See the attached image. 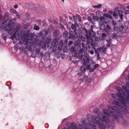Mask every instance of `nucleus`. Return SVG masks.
Returning <instances> with one entry per match:
<instances>
[{"instance_id":"f257e3e1","label":"nucleus","mask_w":129,"mask_h":129,"mask_svg":"<svg viewBox=\"0 0 129 129\" xmlns=\"http://www.w3.org/2000/svg\"><path fill=\"white\" fill-rule=\"evenodd\" d=\"M16 23V21L11 19L9 21L8 25L6 27V30L7 31L10 35L13 33L15 30L17 31L20 28L21 26L20 25H17L15 27Z\"/></svg>"},{"instance_id":"f03ea898","label":"nucleus","mask_w":129,"mask_h":129,"mask_svg":"<svg viewBox=\"0 0 129 129\" xmlns=\"http://www.w3.org/2000/svg\"><path fill=\"white\" fill-rule=\"evenodd\" d=\"M117 95L118 96L119 100L122 105V106L121 107V110L123 114L127 113L128 110L127 109V107L126 105L125 101L127 102L128 101L126 100L125 97L124 98L122 95L121 93L120 92L117 93Z\"/></svg>"},{"instance_id":"7ed1b4c3","label":"nucleus","mask_w":129,"mask_h":129,"mask_svg":"<svg viewBox=\"0 0 129 129\" xmlns=\"http://www.w3.org/2000/svg\"><path fill=\"white\" fill-rule=\"evenodd\" d=\"M51 30L48 28L45 29L42 31H40L38 36L41 41H44L46 37L49 34H50Z\"/></svg>"},{"instance_id":"20e7f679","label":"nucleus","mask_w":129,"mask_h":129,"mask_svg":"<svg viewBox=\"0 0 129 129\" xmlns=\"http://www.w3.org/2000/svg\"><path fill=\"white\" fill-rule=\"evenodd\" d=\"M34 35L32 33H31L30 30H28L27 32L24 31L23 33L22 39L26 40L25 43H27L28 40H31L34 38Z\"/></svg>"},{"instance_id":"39448f33","label":"nucleus","mask_w":129,"mask_h":129,"mask_svg":"<svg viewBox=\"0 0 129 129\" xmlns=\"http://www.w3.org/2000/svg\"><path fill=\"white\" fill-rule=\"evenodd\" d=\"M104 114H103L102 116L101 120L104 121V123H108L110 122V119L108 117L110 116V113L108 110L106 109H104L103 110Z\"/></svg>"},{"instance_id":"423d86ee","label":"nucleus","mask_w":129,"mask_h":129,"mask_svg":"<svg viewBox=\"0 0 129 129\" xmlns=\"http://www.w3.org/2000/svg\"><path fill=\"white\" fill-rule=\"evenodd\" d=\"M34 6L36 7L35 9L37 12L43 14H44L46 13V8L43 7L42 6L36 4Z\"/></svg>"},{"instance_id":"0eeeda50","label":"nucleus","mask_w":129,"mask_h":129,"mask_svg":"<svg viewBox=\"0 0 129 129\" xmlns=\"http://www.w3.org/2000/svg\"><path fill=\"white\" fill-rule=\"evenodd\" d=\"M91 121L93 123L99 124L100 120H101V118H99L95 115H93L91 117Z\"/></svg>"},{"instance_id":"6e6552de","label":"nucleus","mask_w":129,"mask_h":129,"mask_svg":"<svg viewBox=\"0 0 129 129\" xmlns=\"http://www.w3.org/2000/svg\"><path fill=\"white\" fill-rule=\"evenodd\" d=\"M69 36L68 37V39L70 40H75L76 39V35L77 34L76 32L70 31L69 32Z\"/></svg>"},{"instance_id":"1a4fd4ad","label":"nucleus","mask_w":129,"mask_h":129,"mask_svg":"<svg viewBox=\"0 0 129 129\" xmlns=\"http://www.w3.org/2000/svg\"><path fill=\"white\" fill-rule=\"evenodd\" d=\"M125 93L123 92V96L125 98L126 100L128 101L129 100V91L128 89L127 88L124 90Z\"/></svg>"},{"instance_id":"9d476101","label":"nucleus","mask_w":129,"mask_h":129,"mask_svg":"<svg viewBox=\"0 0 129 129\" xmlns=\"http://www.w3.org/2000/svg\"><path fill=\"white\" fill-rule=\"evenodd\" d=\"M63 41L61 40L59 42V43L58 45V51L59 52H61L62 49V47L64 45Z\"/></svg>"},{"instance_id":"9b49d317","label":"nucleus","mask_w":129,"mask_h":129,"mask_svg":"<svg viewBox=\"0 0 129 129\" xmlns=\"http://www.w3.org/2000/svg\"><path fill=\"white\" fill-rule=\"evenodd\" d=\"M16 33H14L12 36L10 37L11 39L12 40H13L15 39V40H19L20 39V36L18 34V33H17L16 35Z\"/></svg>"},{"instance_id":"f8f14e48","label":"nucleus","mask_w":129,"mask_h":129,"mask_svg":"<svg viewBox=\"0 0 129 129\" xmlns=\"http://www.w3.org/2000/svg\"><path fill=\"white\" fill-rule=\"evenodd\" d=\"M51 40L52 38L50 34L45 39V44H46V45L47 44L48 45L50 43Z\"/></svg>"},{"instance_id":"ddd939ff","label":"nucleus","mask_w":129,"mask_h":129,"mask_svg":"<svg viewBox=\"0 0 129 129\" xmlns=\"http://www.w3.org/2000/svg\"><path fill=\"white\" fill-rule=\"evenodd\" d=\"M30 44H28L26 45L24 47V53H25L29 50V49L30 47Z\"/></svg>"},{"instance_id":"4468645a","label":"nucleus","mask_w":129,"mask_h":129,"mask_svg":"<svg viewBox=\"0 0 129 129\" xmlns=\"http://www.w3.org/2000/svg\"><path fill=\"white\" fill-rule=\"evenodd\" d=\"M59 35V32L57 30H55L53 32L54 36L55 37H58Z\"/></svg>"},{"instance_id":"2eb2a0df","label":"nucleus","mask_w":129,"mask_h":129,"mask_svg":"<svg viewBox=\"0 0 129 129\" xmlns=\"http://www.w3.org/2000/svg\"><path fill=\"white\" fill-rule=\"evenodd\" d=\"M75 123H72L71 124V125L73 127L71 126H69L68 128V129H79L77 128V126L75 125Z\"/></svg>"},{"instance_id":"dca6fc26","label":"nucleus","mask_w":129,"mask_h":129,"mask_svg":"<svg viewBox=\"0 0 129 129\" xmlns=\"http://www.w3.org/2000/svg\"><path fill=\"white\" fill-rule=\"evenodd\" d=\"M110 122L108 123H105L106 126L108 127V129H115V127L112 125H110Z\"/></svg>"},{"instance_id":"f3484780","label":"nucleus","mask_w":129,"mask_h":129,"mask_svg":"<svg viewBox=\"0 0 129 129\" xmlns=\"http://www.w3.org/2000/svg\"><path fill=\"white\" fill-rule=\"evenodd\" d=\"M90 15L92 16V19L94 21H98L99 20V17L98 16L94 15V14L93 13H91Z\"/></svg>"},{"instance_id":"a211bd4d","label":"nucleus","mask_w":129,"mask_h":129,"mask_svg":"<svg viewBox=\"0 0 129 129\" xmlns=\"http://www.w3.org/2000/svg\"><path fill=\"white\" fill-rule=\"evenodd\" d=\"M58 40L56 39H55L51 42V44L52 45H54L57 46L58 44Z\"/></svg>"},{"instance_id":"6ab92c4d","label":"nucleus","mask_w":129,"mask_h":129,"mask_svg":"<svg viewBox=\"0 0 129 129\" xmlns=\"http://www.w3.org/2000/svg\"><path fill=\"white\" fill-rule=\"evenodd\" d=\"M63 38H68L69 35V33L66 30H65L63 33Z\"/></svg>"},{"instance_id":"aec40b11","label":"nucleus","mask_w":129,"mask_h":129,"mask_svg":"<svg viewBox=\"0 0 129 129\" xmlns=\"http://www.w3.org/2000/svg\"><path fill=\"white\" fill-rule=\"evenodd\" d=\"M109 20L108 18H106L105 20H104L101 21H100V22L103 24L105 23L107 24L109 23Z\"/></svg>"},{"instance_id":"412c9836","label":"nucleus","mask_w":129,"mask_h":129,"mask_svg":"<svg viewBox=\"0 0 129 129\" xmlns=\"http://www.w3.org/2000/svg\"><path fill=\"white\" fill-rule=\"evenodd\" d=\"M99 127L101 129H105L106 126L104 125L103 123H99Z\"/></svg>"},{"instance_id":"4be33fe9","label":"nucleus","mask_w":129,"mask_h":129,"mask_svg":"<svg viewBox=\"0 0 129 129\" xmlns=\"http://www.w3.org/2000/svg\"><path fill=\"white\" fill-rule=\"evenodd\" d=\"M88 20L93 25H94L95 24V23L92 20V18L90 16H88L87 17Z\"/></svg>"},{"instance_id":"5701e85b","label":"nucleus","mask_w":129,"mask_h":129,"mask_svg":"<svg viewBox=\"0 0 129 129\" xmlns=\"http://www.w3.org/2000/svg\"><path fill=\"white\" fill-rule=\"evenodd\" d=\"M8 21L7 20H6L3 19L2 21V24H0V25H2V26H4V27H6L8 25H6V23Z\"/></svg>"},{"instance_id":"b1692460","label":"nucleus","mask_w":129,"mask_h":129,"mask_svg":"<svg viewBox=\"0 0 129 129\" xmlns=\"http://www.w3.org/2000/svg\"><path fill=\"white\" fill-rule=\"evenodd\" d=\"M23 36L22 37V38H21L22 41H19V42L18 43L19 45H22V44H27V43H25V41L26 40H24L23 39H22Z\"/></svg>"},{"instance_id":"393cba45","label":"nucleus","mask_w":129,"mask_h":129,"mask_svg":"<svg viewBox=\"0 0 129 129\" xmlns=\"http://www.w3.org/2000/svg\"><path fill=\"white\" fill-rule=\"evenodd\" d=\"M112 113L113 114V115H112V117L115 120L118 119V115L116 114L115 113H114L113 114L112 112Z\"/></svg>"},{"instance_id":"a878e982","label":"nucleus","mask_w":129,"mask_h":129,"mask_svg":"<svg viewBox=\"0 0 129 129\" xmlns=\"http://www.w3.org/2000/svg\"><path fill=\"white\" fill-rule=\"evenodd\" d=\"M80 71L81 72L84 73L86 71V68L85 67L82 66L80 67Z\"/></svg>"},{"instance_id":"bb28decb","label":"nucleus","mask_w":129,"mask_h":129,"mask_svg":"<svg viewBox=\"0 0 129 129\" xmlns=\"http://www.w3.org/2000/svg\"><path fill=\"white\" fill-rule=\"evenodd\" d=\"M71 28L73 30H74L73 31L76 32L77 30V27L75 26V25L72 23L71 25Z\"/></svg>"},{"instance_id":"cd10ccee","label":"nucleus","mask_w":129,"mask_h":129,"mask_svg":"<svg viewBox=\"0 0 129 129\" xmlns=\"http://www.w3.org/2000/svg\"><path fill=\"white\" fill-rule=\"evenodd\" d=\"M96 126L93 124H89L88 127V129H94L96 128Z\"/></svg>"},{"instance_id":"c85d7f7f","label":"nucleus","mask_w":129,"mask_h":129,"mask_svg":"<svg viewBox=\"0 0 129 129\" xmlns=\"http://www.w3.org/2000/svg\"><path fill=\"white\" fill-rule=\"evenodd\" d=\"M7 37V35L6 34L4 33L2 35V40H4L5 41H6V38Z\"/></svg>"},{"instance_id":"c756f323","label":"nucleus","mask_w":129,"mask_h":129,"mask_svg":"<svg viewBox=\"0 0 129 129\" xmlns=\"http://www.w3.org/2000/svg\"><path fill=\"white\" fill-rule=\"evenodd\" d=\"M4 19L8 21L9 19V16L8 14H5L4 16Z\"/></svg>"},{"instance_id":"7c9ffc66","label":"nucleus","mask_w":129,"mask_h":129,"mask_svg":"<svg viewBox=\"0 0 129 129\" xmlns=\"http://www.w3.org/2000/svg\"><path fill=\"white\" fill-rule=\"evenodd\" d=\"M95 13L96 15L97 16L99 15L101 16L102 15H103V14L101 11L99 10L97 11Z\"/></svg>"},{"instance_id":"2f4dec72","label":"nucleus","mask_w":129,"mask_h":129,"mask_svg":"<svg viewBox=\"0 0 129 129\" xmlns=\"http://www.w3.org/2000/svg\"><path fill=\"white\" fill-rule=\"evenodd\" d=\"M73 19L75 22H76L78 20V17L77 16V14L76 15H73L72 16Z\"/></svg>"},{"instance_id":"473e14b6","label":"nucleus","mask_w":129,"mask_h":129,"mask_svg":"<svg viewBox=\"0 0 129 129\" xmlns=\"http://www.w3.org/2000/svg\"><path fill=\"white\" fill-rule=\"evenodd\" d=\"M68 49L67 47V46L65 45L63 47L62 50L63 52L64 53L67 52H68Z\"/></svg>"},{"instance_id":"72a5a7b5","label":"nucleus","mask_w":129,"mask_h":129,"mask_svg":"<svg viewBox=\"0 0 129 129\" xmlns=\"http://www.w3.org/2000/svg\"><path fill=\"white\" fill-rule=\"evenodd\" d=\"M93 7L94 8L98 9L101 8L102 7V4H99L98 5L95 6H93Z\"/></svg>"},{"instance_id":"f704fd0d","label":"nucleus","mask_w":129,"mask_h":129,"mask_svg":"<svg viewBox=\"0 0 129 129\" xmlns=\"http://www.w3.org/2000/svg\"><path fill=\"white\" fill-rule=\"evenodd\" d=\"M43 26L45 28L47 26V24L46 23V20H43L42 22Z\"/></svg>"},{"instance_id":"c9c22d12","label":"nucleus","mask_w":129,"mask_h":129,"mask_svg":"<svg viewBox=\"0 0 129 129\" xmlns=\"http://www.w3.org/2000/svg\"><path fill=\"white\" fill-rule=\"evenodd\" d=\"M39 27L36 24L34 25V30L37 31L39 30Z\"/></svg>"},{"instance_id":"e433bc0d","label":"nucleus","mask_w":129,"mask_h":129,"mask_svg":"<svg viewBox=\"0 0 129 129\" xmlns=\"http://www.w3.org/2000/svg\"><path fill=\"white\" fill-rule=\"evenodd\" d=\"M32 45L30 44V47L29 49V51L30 52H32L35 50V48L33 47L32 48Z\"/></svg>"},{"instance_id":"4c0bfd02","label":"nucleus","mask_w":129,"mask_h":129,"mask_svg":"<svg viewBox=\"0 0 129 129\" xmlns=\"http://www.w3.org/2000/svg\"><path fill=\"white\" fill-rule=\"evenodd\" d=\"M117 35L115 33L112 34L111 36V37L113 39H115L117 37Z\"/></svg>"},{"instance_id":"58836bf2","label":"nucleus","mask_w":129,"mask_h":129,"mask_svg":"<svg viewBox=\"0 0 129 129\" xmlns=\"http://www.w3.org/2000/svg\"><path fill=\"white\" fill-rule=\"evenodd\" d=\"M112 109L114 111H117L118 110V107H117L115 106H113L112 107Z\"/></svg>"},{"instance_id":"ea45409f","label":"nucleus","mask_w":129,"mask_h":129,"mask_svg":"<svg viewBox=\"0 0 129 129\" xmlns=\"http://www.w3.org/2000/svg\"><path fill=\"white\" fill-rule=\"evenodd\" d=\"M37 54L36 53H35V52H33L31 55V57L34 58H35Z\"/></svg>"},{"instance_id":"a19ab883","label":"nucleus","mask_w":129,"mask_h":129,"mask_svg":"<svg viewBox=\"0 0 129 129\" xmlns=\"http://www.w3.org/2000/svg\"><path fill=\"white\" fill-rule=\"evenodd\" d=\"M15 14H16V16L17 18L18 19H20L21 18V15L19 14V13L18 12H17V11L16 12V13Z\"/></svg>"},{"instance_id":"79ce46f5","label":"nucleus","mask_w":129,"mask_h":129,"mask_svg":"<svg viewBox=\"0 0 129 129\" xmlns=\"http://www.w3.org/2000/svg\"><path fill=\"white\" fill-rule=\"evenodd\" d=\"M5 29V27L4 26H2V25H0V32H2L3 31V29Z\"/></svg>"},{"instance_id":"37998d69","label":"nucleus","mask_w":129,"mask_h":129,"mask_svg":"<svg viewBox=\"0 0 129 129\" xmlns=\"http://www.w3.org/2000/svg\"><path fill=\"white\" fill-rule=\"evenodd\" d=\"M116 14L118 15L122 14L123 12L121 10H117L116 11Z\"/></svg>"},{"instance_id":"c03bdc74","label":"nucleus","mask_w":129,"mask_h":129,"mask_svg":"<svg viewBox=\"0 0 129 129\" xmlns=\"http://www.w3.org/2000/svg\"><path fill=\"white\" fill-rule=\"evenodd\" d=\"M17 11L14 9H11L10 10V12L12 13L15 14Z\"/></svg>"},{"instance_id":"a18cd8bd","label":"nucleus","mask_w":129,"mask_h":129,"mask_svg":"<svg viewBox=\"0 0 129 129\" xmlns=\"http://www.w3.org/2000/svg\"><path fill=\"white\" fill-rule=\"evenodd\" d=\"M77 16L78 17V22H82L81 17L79 15L77 14Z\"/></svg>"},{"instance_id":"49530a36","label":"nucleus","mask_w":129,"mask_h":129,"mask_svg":"<svg viewBox=\"0 0 129 129\" xmlns=\"http://www.w3.org/2000/svg\"><path fill=\"white\" fill-rule=\"evenodd\" d=\"M19 48V46L18 45V44H16L14 47L15 51H17Z\"/></svg>"},{"instance_id":"de8ad7c7","label":"nucleus","mask_w":129,"mask_h":129,"mask_svg":"<svg viewBox=\"0 0 129 129\" xmlns=\"http://www.w3.org/2000/svg\"><path fill=\"white\" fill-rule=\"evenodd\" d=\"M78 127L80 129H87L86 128L84 127L81 124H79Z\"/></svg>"},{"instance_id":"09e8293b","label":"nucleus","mask_w":129,"mask_h":129,"mask_svg":"<svg viewBox=\"0 0 129 129\" xmlns=\"http://www.w3.org/2000/svg\"><path fill=\"white\" fill-rule=\"evenodd\" d=\"M117 22H119V23H118L119 24V25H121L123 24L122 23V20H120V19H118L117 20Z\"/></svg>"},{"instance_id":"8fccbe9b","label":"nucleus","mask_w":129,"mask_h":129,"mask_svg":"<svg viewBox=\"0 0 129 129\" xmlns=\"http://www.w3.org/2000/svg\"><path fill=\"white\" fill-rule=\"evenodd\" d=\"M106 41L107 42V43L111 44L112 42V39L111 38H110L108 40H106Z\"/></svg>"},{"instance_id":"3c124183","label":"nucleus","mask_w":129,"mask_h":129,"mask_svg":"<svg viewBox=\"0 0 129 129\" xmlns=\"http://www.w3.org/2000/svg\"><path fill=\"white\" fill-rule=\"evenodd\" d=\"M74 25H75V26L76 27L77 26L78 27H79V25H80L81 28H82V25L80 23L77 24V23L76 22H75Z\"/></svg>"},{"instance_id":"603ef678","label":"nucleus","mask_w":129,"mask_h":129,"mask_svg":"<svg viewBox=\"0 0 129 129\" xmlns=\"http://www.w3.org/2000/svg\"><path fill=\"white\" fill-rule=\"evenodd\" d=\"M124 28V27L123 25H121L120 26L118 27V30H121V31H122L121 30V29H122V30H123V29Z\"/></svg>"},{"instance_id":"864d4df0","label":"nucleus","mask_w":129,"mask_h":129,"mask_svg":"<svg viewBox=\"0 0 129 129\" xmlns=\"http://www.w3.org/2000/svg\"><path fill=\"white\" fill-rule=\"evenodd\" d=\"M99 64H95L93 66L94 69H96L99 67Z\"/></svg>"},{"instance_id":"5fc2aeb1","label":"nucleus","mask_w":129,"mask_h":129,"mask_svg":"<svg viewBox=\"0 0 129 129\" xmlns=\"http://www.w3.org/2000/svg\"><path fill=\"white\" fill-rule=\"evenodd\" d=\"M66 56V55L64 53H61V57L62 59H64Z\"/></svg>"},{"instance_id":"6e6d98bb","label":"nucleus","mask_w":129,"mask_h":129,"mask_svg":"<svg viewBox=\"0 0 129 129\" xmlns=\"http://www.w3.org/2000/svg\"><path fill=\"white\" fill-rule=\"evenodd\" d=\"M65 39H66L64 41V44L66 45L67 46L68 45V40L67 38H66Z\"/></svg>"},{"instance_id":"4d7b16f0","label":"nucleus","mask_w":129,"mask_h":129,"mask_svg":"<svg viewBox=\"0 0 129 129\" xmlns=\"http://www.w3.org/2000/svg\"><path fill=\"white\" fill-rule=\"evenodd\" d=\"M89 59L88 57H87L86 58V61L85 63V66L87 65L89 63Z\"/></svg>"},{"instance_id":"13d9d810","label":"nucleus","mask_w":129,"mask_h":129,"mask_svg":"<svg viewBox=\"0 0 129 129\" xmlns=\"http://www.w3.org/2000/svg\"><path fill=\"white\" fill-rule=\"evenodd\" d=\"M99 19L100 21H101L102 20H105L106 18H105L104 16H101L100 17Z\"/></svg>"},{"instance_id":"bf43d9fd","label":"nucleus","mask_w":129,"mask_h":129,"mask_svg":"<svg viewBox=\"0 0 129 129\" xmlns=\"http://www.w3.org/2000/svg\"><path fill=\"white\" fill-rule=\"evenodd\" d=\"M86 119H84L82 121V123L83 124L86 125L88 124V123L86 122Z\"/></svg>"},{"instance_id":"052dcab7","label":"nucleus","mask_w":129,"mask_h":129,"mask_svg":"<svg viewBox=\"0 0 129 129\" xmlns=\"http://www.w3.org/2000/svg\"><path fill=\"white\" fill-rule=\"evenodd\" d=\"M20 32V31L18 33V34L19 35V36H20V38H22V37L23 35V34L22 35V31H21L20 32V34H19V33Z\"/></svg>"},{"instance_id":"680f3d73","label":"nucleus","mask_w":129,"mask_h":129,"mask_svg":"<svg viewBox=\"0 0 129 129\" xmlns=\"http://www.w3.org/2000/svg\"><path fill=\"white\" fill-rule=\"evenodd\" d=\"M40 52V50L38 48H36L35 49V52L36 53V54H39Z\"/></svg>"},{"instance_id":"e2e57ef3","label":"nucleus","mask_w":129,"mask_h":129,"mask_svg":"<svg viewBox=\"0 0 129 129\" xmlns=\"http://www.w3.org/2000/svg\"><path fill=\"white\" fill-rule=\"evenodd\" d=\"M73 43V42L72 41H70L68 44V46L69 47Z\"/></svg>"},{"instance_id":"0e129e2a","label":"nucleus","mask_w":129,"mask_h":129,"mask_svg":"<svg viewBox=\"0 0 129 129\" xmlns=\"http://www.w3.org/2000/svg\"><path fill=\"white\" fill-rule=\"evenodd\" d=\"M110 47L111 50H113L115 49V47L114 45H112L110 46Z\"/></svg>"},{"instance_id":"69168bd1","label":"nucleus","mask_w":129,"mask_h":129,"mask_svg":"<svg viewBox=\"0 0 129 129\" xmlns=\"http://www.w3.org/2000/svg\"><path fill=\"white\" fill-rule=\"evenodd\" d=\"M118 27L117 26H114L113 28V30L115 31H116L118 29Z\"/></svg>"},{"instance_id":"338daca9","label":"nucleus","mask_w":129,"mask_h":129,"mask_svg":"<svg viewBox=\"0 0 129 129\" xmlns=\"http://www.w3.org/2000/svg\"><path fill=\"white\" fill-rule=\"evenodd\" d=\"M87 52H86V51H84V57L87 58Z\"/></svg>"},{"instance_id":"774afa93","label":"nucleus","mask_w":129,"mask_h":129,"mask_svg":"<svg viewBox=\"0 0 129 129\" xmlns=\"http://www.w3.org/2000/svg\"><path fill=\"white\" fill-rule=\"evenodd\" d=\"M123 13L125 14H129V10H125L124 12Z\"/></svg>"}]
</instances>
